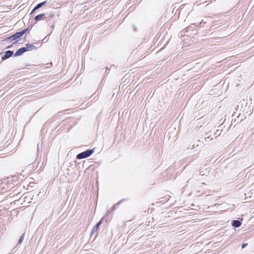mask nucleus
<instances>
[{"label": "nucleus", "mask_w": 254, "mask_h": 254, "mask_svg": "<svg viewBox=\"0 0 254 254\" xmlns=\"http://www.w3.org/2000/svg\"><path fill=\"white\" fill-rule=\"evenodd\" d=\"M26 49H24V47H22L18 50H17V51L15 53L14 56V57H17L20 56L22 55L24 53L26 52L25 50Z\"/></svg>", "instance_id": "obj_7"}, {"label": "nucleus", "mask_w": 254, "mask_h": 254, "mask_svg": "<svg viewBox=\"0 0 254 254\" xmlns=\"http://www.w3.org/2000/svg\"><path fill=\"white\" fill-rule=\"evenodd\" d=\"M13 55L12 51L8 50L5 52H2L0 54L2 61H4L10 58Z\"/></svg>", "instance_id": "obj_4"}, {"label": "nucleus", "mask_w": 254, "mask_h": 254, "mask_svg": "<svg viewBox=\"0 0 254 254\" xmlns=\"http://www.w3.org/2000/svg\"><path fill=\"white\" fill-rule=\"evenodd\" d=\"M207 21L206 20H202L198 24V28H200L201 27H205L204 26L205 24H207ZM209 27V25L206 27V28H208Z\"/></svg>", "instance_id": "obj_11"}, {"label": "nucleus", "mask_w": 254, "mask_h": 254, "mask_svg": "<svg viewBox=\"0 0 254 254\" xmlns=\"http://www.w3.org/2000/svg\"><path fill=\"white\" fill-rule=\"evenodd\" d=\"M110 213V211H107L106 214H109Z\"/></svg>", "instance_id": "obj_22"}, {"label": "nucleus", "mask_w": 254, "mask_h": 254, "mask_svg": "<svg viewBox=\"0 0 254 254\" xmlns=\"http://www.w3.org/2000/svg\"><path fill=\"white\" fill-rule=\"evenodd\" d=\"M27 29H23L22 30L19 31L21 36H22L24 34H25L27 32Z\"/></svg>", "instance_id": "obj_15"}, {"label": "nucleus", "mask_w": 254, "mask_h": 254, "mask_svg": "<svg viewBox=\"0 0 254 254\" xmlns=\"http://www.w3.org/2000/svg\"><path fill=\"white\" fill-rule=\"evenodd\" d=\"M248 246V243H244L242 245L241 248L242 249L245 248Z\"/></svg>", "instance_id": "obj_17"}, {"label": "nucleus", "mask_w": 254, "mask_h": 254, "mask_svg": "<svg viewBox=\"0 0 254 254\" xmlns=\"http://www.w3.org/2000/svg\"><path fill=\"white\" fill-rule=\"evenodd\" d=\"M32 27H33V25H31L27 28H26V29H27V31H28V30H31L32 29Z\"/></svg>", "instance_id": "obj_19"}, {"label": "nucleus", "mask_w": 254, "mask_h": 254, "mask_svg": "<svg viewBox=\"0 0 254 254\" xmlns=\"http://www.w3.org/2000/svg\"><path fill=\"white\" fill-rule=\"evenodd\" d=\"M24 49H26L25 52L36 50L37 49V48L34 45L29 43L26 44V47H24Z\"/></svg>", "instance_id": "obj_8"}, {"label": "nucleus", "mask_w": 254, "mask_h": 254, "mask_svg": "<svg viewBox=\"0 0 254 254\" xmlns=\"http://www.w3.org/2000/svg\"><path fill=\"white\" fill-rule=\"evenodd\" d=\"M103 218H102L93 228L90 235L92 236L95 232H97L99 227L102 223Z\"/></svg>", "instance_id": "obj_5"}, {"label": "nucleus", "mask_w": 254, "mask_h": 254, "mask_svg": "<svg viewBox=\"0 0 254 254\" xmlns=\"http://www.w3.org/2000/svg\"><path fill=\"white\" fill-rule=\"evenodd\" d=\"M21 37H22V36L20 32H17L14 33V34L11 35V39H13L14 40H16Z\"/></svg>", "instance_id": "obj_12"}, {"label": "nucleus", "mask_w": 254, "mask_h": 254, "mask_svg": "<svg viewBox=\"0 0 254 254\" xmlns=\"http://www.w3.org/2000/svg\"><path fill=\"white\" fill-rule=\"evenodd\" d=\"M4 41H9V42H12V41H14V39H11V36L6 38V39H5L4 40Z\"/></svg>", "instance_id": "obj_16"}, {"label": "nucleus", "mask_w": 254, "mask_h": 254, "mask_svg": "<svg viewBox=\"0 0 254 254\" xmlns=\"http://www.w3.org/2000/svg\"><path fill=\"white\" fill-rule=\"evenodd\" d=\"M55 14L53 13H51L45 15L44 19L46 20V22L49 25H51V27L53 29L55 23Z\"/></svg>", "instance_id": "obj_2"}, {"label": "nucleus", "mask_w": 254, "mask_h": 254, "mask_svg": "<svg viewBox=\"0 0 254 254\" xmlns=\"http://www.w3.org/2000/svg\"><path fill=\"white\" fill-rule=\"evenodd\" d=\"M17 41H18L17 40L16 41L13 42V43H12V44L11 45L7 46L6 48H7V49H9V48H11V47H12V46L13 45H14V44H16V43L17 42Z\"/></svg>", "instance_id": "obj_18"}, {"label": "nucleus", "mask_w": 254, "mask_h": 254, "mask_svg": "<svg viewBox=\"0 0 254 254\" xmlns=\"http://www.w3.org/2000/svg\"><path fill=\"white\" fill-rule=\"evenodd\" d=\"M125 199H123L121 200H120L118 203L115 204L114 205H113V206L112 207L111 209H112V211H114V210H115L117 207H118V205L119 204H120L121 203H122L123 201H124Z\"/></svg>", "instance_id": "obj_13"}, {"label": "nucleus", "mask_w": 254, "mask_h": 254, "mask_svg": "<svg viewBox=\"0 0 254 254\" xmlns=\"http://www.w3.org/2000/svg\"><path fill=\"white\" fill-rule=\"evenodd\" d=\"M232 226L235 228H238L242 225V222L238 220H234L232 222Z\"/></svg>", "instance_id": "obj_9"}, {"label": "nucleus", "mask_w": 254, "mask_h": 254, "mask_svg": "<svg viewBox=\"0 0 254 254\" xmlns=\"http://www.w3.org/2000/svg\"><path fill=\"white\" fill-rule=\"evenodd\" d=\"M24 235H25V233H23L20 237L19 241H18V244H20L23 242Z\"/></svg>", "instance_id": "obj_14"}, {"label": "nucleus", "mask_w": 254, "mask_h": 254, "mask_svg": "<svg viewBox=\"0 0 254 254\" xmlns=\"http://www.w3.org/2000/svg\"><path fill=\"white\" fill-rule=\"evenodd\" d=\"M94 152V149H87L83 152L78 153L76 155V159L78 160L84 159L90 156Z\"/></svg>", "instance_id": "obj_1"}, {"label": "nucleus", "mask_w": 254, "mask_h": 254, "mask_svg": "<svg viewBox=\"0 0 254 254\" xmlns=\"http://www.w3.org/2000/svg\"><path fill=\"white\" fill-rule=\"evenodd\" d=\"M6 183H8V181H4V182H3V183H2V184H3V188H4V185H5V184H6Z\"/></svg>", "instance_id": "obj_20"}, {"label": "nucleus", "mask_w": 254, "mask_h": 254, "mask_svg": "<svg viewBox=\"0 0 254 254\" xmlns=\"http://www.w3.org/2000/svg\"><path fill=\"white\" fill-rule=\"evenodd\" d=\"M193 148H194V145L192 146V147L191 148V149H193Z\"/></svg>", "instance_id": "obj_23"}, {"label": "nucleus", "mask_w": 254, "mask_h": 254, "mask_svg": "<svg viewBox=\"0 0 254 254\" xmlns=\"http://www.w3.org/2000/svg\"><path fill=\"white\" fill-rule=\"evenodd\" d=\"M198 24H196L195 23H192L190 25L186 28L184 29L183 31L181 32V35L185 36L186 33H188L189 31L193 32L195 30H197L198 29Z\"/></svg>", "instance_id": "obj_3"}, {"label": "nucleus", "mask_w": 254, "mask_h": 254, "mask_svg": "<svg viewBox=\"0 0 254 254\" xmlns=\"http://www.w3.org/2000/svg\"><path fill=\"white\" fill-rule=\"evenodd\" d=\"M47 3V1H43L42 2H40V3H39L38 4H37L34 7V8L32 9V10L31 11V12L30 13V14L31 15L37 9L41 8V7H42L43 5H44L46 3Z\"/></svg>", "instance_id": "obj_6"}, {"label": "nucleus", "mask_w": 254, "mask_h": 254, "mask_svg": "<svg viewBox=\"0 0 254 254\" xmlns=\"http://www.w3.org/2000/svg\"><path fill=\"white\" fill-rule=\"evenodd\" d=\"M7 189L11 188L10 186H8V185H7Z\"/></svg>", "instance_id": "obj_21"}, {"label": "nucleus", "mask_w": 254, "mask_h": 254, "mask_svg": "<svg viewBox=\"0 0 254 254\" xmlns=\"http://www.w3.org/2000/svg\"><path fill=\"white\" fill-rule=\"evenodd\" d=\"M45 14L44 13H40L36 15L34 18V20L37 22L42 19H44Z\"/></svg>", "instance_id": "obj_10"}]
</instances>
